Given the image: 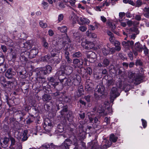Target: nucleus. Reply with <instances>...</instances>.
Wrapping results in <instances>:
<instances>
[{
  "label": "nucleus",
  "mask_w": 149,
  "mask_h": 149,
  "mask_svg": "<svg viewBox=\"0 0 149 149\" xmlns=\"http://www.w3.org/2000/svg\"><path fill=\"white\" fill-rule=\"evenodd\" d=\"M102 52L104 55L105 56L110 53L109 50L107 49L106 48H104L102 49Z\"/></svg>",
  "instance_id": "nucleus-34"
},
{
  "label": "nucleus",
  "mask_w": 149,
  "mask_h": 149,
  "mask_svg": "<svg viewBox=\"0 0 149 149\" xmlns=\"http://www.w3.org/2000/svg\"><path fill=\"white\" fill-rule=\"evenodd\" d=\"M128 55L131 60H132L133 59V54L132 52H130L128 53Z\"/></svg>",
  "instance_id": "nucleus-57"
},
{
  "label": "nucleus",
  "mask_w": 149,
  "mask_h": 149,
  "mask_svg": "<svg viewBox=\"0 0 149 149\" xmlns=\"http://www.w3.org/2000/svg\"><path fill=\"white\" fill-rule=\"evenodd\" d=\"M1 48L4 53H6L7 51V49L6 47L4 45H1Z\"/></svg>",
  "instance_id": "nucleus-51"
},
{
  "label": "nucleus",
  "mask_w": 149,
  "mask_h": 149,
  "mask_svg": "<svg viewBox=\"0 0 149 149\" xmlns=\"http://www.w3.org/2000/svg\"><path fill=\"white\" fill-rule=\"evenodd\" d=\"M64 18V15L62 14H60L58 17V22L61 21Z\"/></svg>",
  "instance_id": "nucleus-42"
},
{
  "label": "nucleus",
  "mask_w": 149,
  "mask_h": 149,
  "mask_svg": "<svg viewBox=\"0 0 149 149\" xmlns=\"http://www.w3.org/2000/svg\"><path fill=\"white\" fill-rule=\"evenodd\" d=\"M11 56L12 59L14 60L16 59L17 57V54L15 50H13L12 49H11Z\"/></svg>",
  "instance_id": "nucleus-28"
},
{
  "label": "nucleus",
  "mask_w": 149,
  "mask_h": 149,
  "mask_svg": "<svg viewBox=\"0 0 149 149\" xmlns=\"http://www.w3.org/2000/svg\"><path fill=\"white\" fill-rule=\"evenodd\" d=\"M63 95V93H60L59 92L57 91L56 92L53 93L52 95L55 97H57V98L59 99V98L61 97Z\"/></svg>",
  "instance_id": "nucleus-20"
},
{
  "label": "nucleus",
  "mask_w": 149,
  "mask_h": 149,
  "mask_svg": "<svg viewBox=\"0 0 149 149\" xmlns=\"http://www.w3.org/2000/svg\"><path fill=\"white\" fill-rule=\"evenodd\" d=\"M40 26L43 28H45L47 26V24L46 23H44L42 21H40L39 22Z\"/></svg>",
  "instance_id": "nucleus-35"
},
{
  "label": "nucleus",
  "mask_w": 149,
  "mask_h": 149,
  "mask_svg": "<svg viewBox=\"0 0 149 149\" xmlns=\"http://www.w3.org/2000/svg\"><path fill=\"white\" fill-rule=\"evenodd\" d=\"M87 27L84 26H81L79 27V30L81 31L84 32L85 31L87 30Z\"/></svg>",
  "instance_id": "nucleus-39"
},
{
  "label": "nucleus",
  "mask_w": 149,
  "mask_h": 149,
  "mask_svg": "<svg viewBox=\"0 0 149 149\" xmlns=\"http://www.w3.org/2000/svg\"><path fill=\"white\" fill-rule=\"evenodd\" d=\"M143 63L142 62L140 59L136 60L135 62V65L136 66H142Z\"/></svg>",
  "instance_id": "nucleus-38"
},
{
  "label": "nucleus",
  "mask_w": 149,
  "mask_h": 149,
  "mask_svg": "<svg viewBox=\"0 0 149 149\" xmlns=\"http://www.w3.org/2000/svg\"><path fill=\"white\" fill-rule=\"evenodd\" d=\"M78 91L79 94H78V96H80L83 94V92L84 91L83 86L81 85L79 86L78 88Z\"/></svg>",
  "instance_id": "nucleus-27"
},
{
  "label": "nucleus",
  "mask_w": 149,
  "mask_h": 149,
  "mask_svg": "<svg viewBox=\"0 0 149 149\" xmlns=\"http://www.w3.org/2000/svg\"><path fill=\"white\" fill-rule=\"evenodd\" d=\"M42 149H50V146L48 144L45 143L42 146Z\"/></svg>",
  "instance_id": "nucleus-44"
},
{
  "label": "nucleus",
  "mask_w": 149,
  "mask_h": 149,
  "mask_svg": "<svg viewBox=\"0 0 149 149\" xmlns=\"http://www.w3.org/2000/svg\"><path fill=\"white\" fill-rule=\"evenodd\" d=\"M79 60L77 58L74 59L73 60V63L74 64H77V66L79 67H81L83 64V62H81V63H80Z\"/></svg>",
  "instance_id": "nucleus-15"
},
{
  "label": "nucleus",
  "mask_w": 149,
  "mask_h": 149,
  "mask_svg": "<svg viewBox=\"0 0 149 149\" xmlns=\"http://www.w3.org/2000/svg\"><path fill=\"white\" fill-rule=\"evenodd\" d=\"M58 29L61 32L66 33L67 32V28L66 26H64L61 27H58Z\"/></svg>",
  "instance_id": "nucleus-22"
},
{
  "label": "nucleus",
  "mask_w": 149,
  "mask_h": 149,
  "mask_svg": "<svg viewBox=\"0 0 149 149\" xmlns=\"http://www.w3.org/2000/svg\"><path fill=\"white\" fill-rule=\"evenodd\" d=\"M42 4L43 5V7L44 9H47L48 6V3L44 1H43L42 2Z\"/></svg>",
  "instance_id": "nucleus-50"
},
{
  "label": "nucleus",
  "mask_w": 149,
  "mask_h": 149,
  "mask_svg": "<svg viewBox=\"0 0 149 149\" xmlns=\"http://www.w3.org/2000/svg\"><path fill=\"white\" fill-rule=\"evenodd\" d=\"M88 41L85 40V41L83 42H81L82 46L84 48L86 49V46Z\"/></svg>",
  "instance_id": "nucleus-53"
},
{
  "label": "nucleus",
  "mask_w": 149,
  "mask_h": 149,
  "mask_svg": "<svg viewBox=\"0 0 149 149\" xmlns=\"http://www.w3.org/2000/svg\"><path fill=\"white\" fill-rule=\"evenodd\" d=\"M87 72L88 74L91 75L92 74V70L90 68L88 67L87 68Z\"/></svg>",
  "instance_id": "nucleus-58"
},
{
  "label": "nucleus",
  "mask_w": 149,
  "mask_h": 149,
  "mask_svg": "<svg viewBox=\"0 0 149 149\" xmlns=\"http://www.w3.org/2000/svg\"><path fill=\"white\" fill-rule=\"evenodd\" d=\"M48 81H49V83L52 85L54 88L56 89L57 88H59V86H57L59 84L58 82H55V80L53 77H49L48 78Z\"/></svg>",
  "instance_id": "nucleus-8"
},
{
  "label": "nucleus",
  "mask_w": 149,
  "mask_h": 149,
  "mask_svg": "<svg viewBox=\"0 0 149 149\" xmlns=\"http://www.w3.org/2000/svg\"><path fill=\"white\" fill-rule=\"evenodd\" d=\"M125 15V13L124 12H120L119 13V16L121 19H122Z\"/></svg>",
  "instance_id": "nucleus-63"
},
{
  "label": "nucleus",
  "mask_w": 149,
  "mask_h": 149,
  "mask_svg": "<svg viewBox=\"0 0 149 149\" xmlns=\"http://www.w3.org/2000/svg\"><path fill=\"white\" fill-rule=\"evenodd\" d=\"M110 53L111 54H113L115 52L116 49L115 48L112 47L111 48L109 49Z\"/></svg>",
  "instance_id": "nucleus-59"
},
{
  "label": "nucleus",
  "mask_w": 149,
  "mask_h": 149,
  "mask_svg": "<svg viewBox=\"0 0 149 149\" xmlns=\"http://www.w3.org/2000/svg\"><path fill=\"white\" fill-rule=\"evenodd\" d=\"M66 36L65 37V38H63V39L64 40L63 41V42L64 43L67 42V43L68 42H70V40L69 38L67 36V35H65Z\"/></svg>",
  "instance_id": "nucleus-40"
},
{
  "label": "nucleus",
  "mask_w": 149,
  "mask_h": 149,
  "mask_svg": "<svg viewBox=\"0 0 149 149\" xmlns=\"http://www.w3.org/2000/svg\"><path fill=\"white\" fill-rule=\"evenodd\" d=\"M87 57L88 58L94 59L96 58V54L94 52H90L87 54Z\"/></svg>",
  "instance_id": "nucleus-12"
},
{
  "label": "nucleus",
  "mask_w": 149,
  "mask_h": 149,
  "mask_svg": "<svg viewBox=\"0 0 149 149\" xmlns=\"http://www.w3.org/2000/svg\"><path fill=\"white\" fill-rule=\"evenodd\" d=\"M101 20L103 22H105L107 21L106 18L103 16H101L100 17Z\"/></svg>",
  "instance_id": "nucleus-62"
},
{
  "label": "nucleus",
  "mask_w": 149,
  "mask_h": 149,
  "mask_svg": "<svg viewBox=\"0 0 149 149\" xmlns=\"http://www.w3.org/2000/svg\"><path fill=\"white\" fill-rule=\"evenodd\" d=\"M28 131L27 130H24L23 134V137L22 139L23 141H25L27 140L28 138V135L27 134Z\"/></svg>",
  "instance_id": "nucleus-21"
},
{
  "label": "nucleus",
  "mask_w": 149,
  "mask_h": 149,
  "mask_svg": "<svg viewBox=\"0 0 149 149\" xmlns=\"http://www.w3.org/2000/svg\"><path fill=\"white\" fill-rule=\"evenodd\" d=\"M58 6H59V7H58L57 6V7L59 9L64 8L65 7L64 4L63 2L60 3Z\"/></svg>",
  "instance_id": "nucleus-43"
},
{
  "label": "nucleus",
  "mask_w": 149,
  "mask_h": 149,
  "mask_svg": "<svg viewBox=\"0 0 149 149\" xmlns=\"http://www.w3.org/2000/svg\"><path fill=\"white\" fill-rule=\"evenodd\" d=\"M33 118L31 117V118H28L26 121V123L27 124H30L33 121Z\"/></svg>",
  "instance_id": "nucleus-49"
},
{
  "label": "nucleus",
  "mask_w": 149,
  "mask_h": 149,
  "mask_svg": "<svg viewBox=\"0 0 149 149\" xmlns=\"http://www.w3.org/2000/svg\"><path fill=\"white\" fill-rule=\"evenodd\" d=\"M141 121H142V125L144 128H145L147 126V122L145 120L142 119Z\"/></svg>",
  "instance_id": "nucleus-52"
},
{
  "label": "nucleus",
  "mask_w": 149,
  "mask_h": 149,
  "mask_svg": "<svg viewBox=\"0 0 149 149\" xmlns=\"http://www.w3.org/2000/svg\"><path fill=\"white\" fill-rule=\"evenodd\" d=\"M113 45L115 46V48L116 50L117 51H119L120 50L121 48L120 47V43L118 41H115Z\"/></svg>",
  "instance_id": "nucleus-14"
},
{
  "label": "nucleus",
  "mask_w": 149,
  "mask_h": 149,
  "mask_svg": "<svg viewBox=\"0 0 149 149\" xmlns=\"http://www.w3.org/2000/svg\"><path fill=\"white\" fill-rule=\"evenodd\" d=\"M61 77L59 76L58 77V79L60 82L61 85L59 86V88H57L56 89L58 90H61L63 88V86H71L72 84L74 85H77L79 83V81L77 79L72 77H70L68 78L66 77H64L61 79Z\"/></svg>",
  "instance_id": "nucleus-1"
},
{
  "label": "nucleus",
  "mask_w": 149,
  "mask_h": 149,
  "mask_svg": "<svg viewBox=\"0 0 149 149\" xmlns=\"http://www.w3.org/2000/svg\"><path fill=\"white\" fill-rule=\"evenodd\" d=\"M4 61V56L0 52V65L3 63Z\"/></svg>",
  "instance_id": "nucleus-32"
},
{
  "label": "nucleus",
  "mask_w": 149,
  "mask_h": 149,
  "mask_svg": "<svg viewBox=\"0 0 149 149\" xmlns=\"http://www.w3.org/2000/svg\"><path fill=\"white\" fill-rule=\"evenodd\" d=\"M38 49L37 48L34 47L32 49L30 52L25 51L24 52H22L21 54V58L24 61L27 60V58L29 57L32 58L35 57L38 53Z\"/></svg>",
  "instance_id": "nucleus-2"
},
{
  "label": "nucleus",
  "mask_w": 149,
  "mask_h": 149,
  "mask_svg": "<svg viewBox=\"0 0 149 149\" xmlns=\"http://www.w3.org/2000/svg\"><path fill=\"white\" fill-rule=\"evenodd\" d=\"M42 45L45 48L48 49L49 46L48 43L44 40H43Z\"/></svg>",
  "instance_id": "nucleus-47"
},
{
  "label": "nucleus",
  "mask_w": 149,
  "mask_h": 149,
  "mask_svg": "<svg viewBox=\"0 0 149 149\" xmlns=\"http://www.w3.org/2000/svg\"><path fill=\"white\" fill-rule=\"evenodd\" d=\"M130 31L132 32V33H134L136 34H139V32L138 29L135 27H133L131 28L130 29Z\"/></svg>",
  "instance_id": "nucleus-19"
},
{
  "label": "nucleus",
  "mask_w": 149,
  "mask_h": 149,
  "mask_svg": "<svg viewBox=\"0 0 149 149\" xmlns=\"http://www.w3.org/2000/svg\"><path fill=\"white\" fill-rule=\"evenodd\" d=\"M109 40L110 42L112 43L113 44H114V42L116 40H115V38L113 37V36L110 37Z\"/></svg>",
  "instance_id": "nucleus-56"
},
{
  "label": "nucleus",
  "mask_w": 149,
  "mask_h": 149,
  "mask_svg": "<svg viewBox=\"0 0 149 149\" xmlns=\"http://www.w3.org/2000/svg\"><path fill=\"white\" fill-rule=\"evenodd\" d=\"M143 11L146 13H149V8L146 7L143 9Z\"/></svg>",
  "instance_id": "nucleus-64"
},
{
  "label": "nucleus",
  "mask_w": 149,
  "mask_h": 149,
  "mask_svg": "<svg viewBox=\"0 0 149 149\" xmlns=\"http://www.w3.org/2000/svg\"><path fill=\"white\" fill-rule=\"evenodd\" d=\"M85 89L87 91H91L93 88V85L90 83H86L85 85Z\"/></svg>",
  "instance_id": "nucleus-13"
},
{
  "label": "nucleus",
  "mask_w": 149,
  "mask_h": 149,
  "mask_svg": "<svg viewBox=\"0 0 149 149\" xmlns=\"http://www.w3.org/2000/svg\"><path fill=\"white\" fill-rule=\"evenodd\" d=\"M134 48L136 51L141 52L142 51L143 47L141 44L137 42L135 44Z\"/></svg>",
  "instance_id": "nucleus-11"
},
{
  "label": "nucleus",
  "mask_w": 149,
  "mask_h": 149,
  "mask_svg": "<svg viewBox=\"0 0 149 149\" xmlns=\"http://www.w3.org/2000/svg\"><path fill=\"white\" fill-rule=\"evenodd\" d=\"M10 139L11 141V144L9 147H13V146L15 145L16 141L15 139L13 137H11L10 138Z\"/></svg>",
  "instance_id": "nucleus-33"
},
{
  "label": "nucleus",
  "mask_w": 149,
  "mask_h": 149,
  "mask_svg": "<svg viewBox=\"0 0 149 149\" xmlns=\"http://www.w3.org/2000/svg\"><path fill=\"white\" fill-rule=\"evenodd\" d=\"M88 28L89 30L93 31L95 30V27L92 25H90L88 26Z\"/></svg>",
  "instance_id": "nucleus-61"
},
{
  "label": "nucleus",
  "mask_w": 149,
  "mask_h": 149,
  "mask_svg": "<svg viewBox=\"0 0 149 149\" xmlns=\"http://www.w3.org/2000/svg\"><path fill=\"white\" fill-rule=\"evenodd\" d=\"M110 61L107 58H105L103 60V64L104 65V67H107L109 65Z\"/></svg>",
  "instance_id": "nucleus-29"
},
{
  "label": "nucleus",
  "mask_w": 149,
  "mask_h": 149,
  "mask_svg": "<svg viewBox=\"0 0 149 149\" xmlns=\"http://www.w3.org/2000/svg\"><path fill=\"white\" fill-rule=\"evenodd\" d=\"M80 19L81 22H82L84 24H88L90 23L89 20L87 18H85L83 17H81Z\"/></svg>",
  "instance_id": "nucleus-26"
},
{
  "label": "nucleus",
  "mask_w": 149,
  "mask_h": 149,
  "mask_svg": "<svg viewBox=\"0 0 149 149\" xmlns=\"http://www.w3.org/2000/svg\"><path fill=\"white\" fill-rule=\"evenodd\" d=\"M64 99L65 102H69L70 101V99L67 96H65L63 94V95L61 97L59 98V100H57L56 102V106L58 110H59L60 107H62L63 106V105L62 103V101Z\"/></svg>",
  "instance_id": "nucleus-4"
},
{
  "label": "nucleus",
  "mask_w": 149,
  "mask_h": 149,
  "mask_svg": "<svg viewBox=\"0 0 149 149\" xmlns=\"http://www.w3.org/2000/svg\"><path fill=\"white\" fill-rule=\"evenodd\" d=\"M91 96L90 95L85 96L84 97V99L85 100L88 102H89L91 101Z\"/></svg>",
  "instance_id": "nucleus-48"
},
{
  "label": "nucleus",
  "mask_w": 149,
  "mask_h": 149,
  "mask_svg": "<svg viewBox=\"0 0 149 149\" xmlns=\"http://www.w3.org/2000/svg\"><path fill=\"white\" fill-rule=\"evenodd\" d=\"M52 99L50 95L48 94H45L42 96V99L44 101H48Z\"/></svg>",
  "instance_id": "nucleus-17"
},
{
  "label": "nucleus",
  "mask_w": 149,
  "mask_h": 149,
  "mask_svg": "<svg viewBox=\"0 0 149 149\" xmlns=\"http://www.w3.org/2000/svg\"><path fill=\"white\" fill-rule=\"evenodd\" d=\"M137 35L134 33H132V35L129 36V37L130 39L134 40L136 38Z\"/></svg>",
  "instance_id": "nucleus-55"
},
{
  "label": "nucleus",
  "mask_w": 149,
  "mask_h": 149,
  "mask_svg": "<svg viewBox=\"0 0 149 149\" xmlns=\"http://www.w3.org/2000/svg\"><path fill=\"white\" fill-rule=\"evenodd\" d=\"M114 83V81L113 79L108 80L107 82V86H110L113 85Z\"/></svg>",
  "instance_id": "nucleus-37"
},
{
  "label": "nucleus",
  "mask_w": 149,
  "mask_h": 149,
  "mask_svg": "<svg viewBox=\"0 0 149 149\" xmlns=\"http://www.w3.org/2000/svg\"><path fill=\"white\" fill-rule=\"evenodd\" d=\"M6 44L8 46L10 47H15V43L11 39L8 40L6 42Z\"/></svg>",
  "instance_id": "nucleus-24"
},
{
  "label": "nucleus",
  "mask_w": 149,
  "mask_h": 149,
  "mask_svg": "<svg viewBox=\"0 0 149 149\" xmlns=\"http://www.w3.org/2000/svg\"><path fill=\"white\" fill-rule=\"evenodd\" d=\"M110 93L111 100L116 98L120 95V93L118 91L117 88L114 87L111 88Z\"/></svg>",
  "instance_id": "nucleus-6"
},
{
  "label": "nucleus",
  "mask_w": 149,
  "mask_h": 149,
  "mask_svg": "<svg viewBox=\"0 0 149 149\" xmlns=\"http://www.w3.org/2000/svg\"><path fill=\"white\" fill-rule=\"evenodd\" d=\"M81 56L82 54L79 52H75L72 54V57L73 58H79Z\"/></svg>",
  "instance_id": "nucleus-30"
},
{
  "label": "nucleus",
  "mask_w": 149,
  "mask_h": 149,
  "mask_svg": "<svg viewBox=\"0 0 149 149\" xmlns=\"http://www.w3.org/2000/svg\"><path fill=\"white\" fill-rule=\"evenodd\" d=\"M76 0H69V3L73 7L75 6Z\"/></svg>",
  "instance_id": "nucleus-45"
},
{
  "label": "nucleus",
  "mask_w": 149,
  "mask_h": 149,
  "mask_svg": "<svg viewBox=\"0 0 149 149\" xmlns=\"http://www.w3.org/2000/svg\"><path fill=\"white\" fill-rule=\"evenodd\" d=\"M6 65H3L2 64L0 65V72L2 73L5 72L6 69Z\"/></svg>",
  "instance_id": "nucleus-31"
},
{
  "label": "nucleus",
  "mask_w": 149,
  "mask_h": 149,
  "mask_svg": "<svg viewBox=\"0 0 149 149\" xmlns=\"http://www.w3.org/2000/svg\"><path fill=\"white\" fill-rule=\"evenodd\" d=\"M52 68L50 65H47L45 67L42 68L40 69V71L38 73V76L47 74L49 73L51 71Z\"/></svg>",
  "instance_id": "nucleus-5"
},
{
  "label": "nucleus",
  "mask_w": 149,
  "mask_h": 149,
  "mask_svg": "<svg viewBox=\"0 0 149 149\" xmlns=\"http://www.w3.org/2000/svg\"><path fill=\"white\" fill-rule=\"evenodd\" d=\"M38 81H39V83H42L45 81V79L42 76H39L37 78Z\"/></svg>",
  "instance_id": "nucleus-46"
},
{
  "label": "nucleus",
  "mask_w": 149,
  "mask_h": 149,
  "mask_svg": "<svg viewBox=\"0 0 149 149\" xmlns=\"http://www.w3.org/2000/svg\"><path fill=\"white\" fill-rule=\"evenodd\" d=\"M104 87L102 86H98L97 91L98 93V95H103L104 93Z\"/></svg>",
  "instance_id": "nucleus-9"
},
{
  "label": "nucleus",
  "mask_w": 149,
  "mask_h": 149,
  "mask_svg": "<svg viewBox=\"0 0 149 149\" xmlns=\"http://www.w3.org/2000/svg\"><path fill=\"white\" fill-rule=\"evenodd\" d=\"M32 43V40L28 41L26 42L23 44L24 46L22 47L26 48L27 49H30L31 47V45Z\"/></svg>",
  "instance_id": "nucleus-10"
},
{
  "label": "nucleus",
  "mask_w": 149,
  "mask_h": 149,
  "mask_svg": "<svg viewBox=\"0 0 149 149\" xmlns=\"http://www.w3.org/2000/svg\"><path fill=\"white\" fill-rule=\"evenodd\" d=\"M9 141V139L7 137L1 139L0 140V142L2 147L4 148H6L8 146V143Z\"/></svg>",
  "instance_id": "nucleus-7"
},
{
  "label": "nucleus",
  "mask_w": 149,
  "mask_h": 149,
  "mask_svg": "<svg viewBox=\"0 0 149 149\" xmlns=\"http://www.w3.org/2000/svg\"><path fill=\"white\" fill-rule=\"evenodd\" d=\"M118 87L120 89L124 90L125 88V85H123L122 82H120L118 86Z\"/></svg>",
  "instance_id": "nucleus-41"
},
{
  "label": "nucleus",
  "mask_w": 149,
  "mask_h": 149,
  "mask_svg": "<svg viewBox=\"0 0 149 149\" xmlns=\"http://www.w3.org/2000/svg\"><path fill=\"white\" fill-rule=\"evenodd\" d=\"M12 75V69L10 68L6 71V76L7 77L10 78L11 77Z\"/></svg>",
  "instance_id": "nucleus-23"
},
{
  "label": "nucleus",
  "mask_w": 149,
  "mask_h": 149,
  "mask_svg": "<svg viewBox=\"0 0 149 149\" xmlns=\"http://www.w3.org/2000/svg\"><path fill=\"white\" fill-rule=\"evenodd\" d=\"M72 68L70 65H66V63H62L60 67V70L57 74L60 76H63L62 74H66L69 75L72 72Z\"/></svg>",
  "instance_id": "nucleus-3"
},
{
  "label": "nucleus",
  "mask_w": 149,
  "mask_h": 149,
  "mask_svg": "<svg viewBox=\"0 0 149 149\" xmlns=\"http://www.w3.org/2000/svg\"><path fill=\"white\" fill-rule=\"evenodd\" d=\"M135 19L138 21H140L141 19V16L139 15H136L135 17Z\"/></svg>",
  "instance_id": "nucleus-60"
},
{
  "label": "nucleus",
  "mask_w": 149,
  "mask_h": 149,
  "mask_svg": "<svg viewBox=\"0 0 149 149\" xmlns=\"http://www.w3.org/2000/svg\"><path fill=\"white\" fill-rule=\"evenodd\" d=\"M95 46L93 42L88 41L86 46V49H90L93 48Z\"/></svg>",
  "instance_id": "nucleus-16"
},
{
  "label": "nucleus",
  "mask_w": 149,
  "mask_h": 149,
  "mask_svg": "<svg viewBox=\"0 0 149 149\" xmlns=\"http://www.w3.org/2000/svg\"><path fill=\"white\" fill-rule=\"evenodd\" d=\"M118 137L115 136L113 134H111L110 136V140L113 143L116 142L117 140Z\"/></svg>",
  "instance_id": "nucleus-18"
},
{
  "label": "nucleus",
  "mask_w": 149,
  "mask_h": 149,
  "mask_svg": "<svg viewBox=\"0 0 149 149\" xmlns=\"http://www.w3.org/2000/svg\"><path fill=\"white\" fill-rule=\"evenodd\" d=\"M107 24L111 28L112 30H114L116 28L115 24L110 22H107Z\"/></svg>",
  "instance_id": "nucleus-25"
},
{
  "label": "nucleus",
  "mask_w": 149,
  "mask_h": 149,
  "mask_svg": "<svg viewBox=\"0 0 149 149\" xmlns=\"http://www.w3.org/2000/svg\"><path fill=\"white\" fill-rule=\"evenodd\" d=\"M142 4V2L140 0H138L136 1L135 6L137 7H139L140 6H141Z\"/></svg>",
  "instance_id": "nucleus-54"
},
{
  "label": "nucleus",
  "mask_w": 149,
  "mask_h": 149,
  "mask_svg": "<svg viewBox=\"0 0 149 149\" xmlns=\"http://www.w3.org/2000/svg\"><path fill=\"white\" fill-rule=\"evenodd\" d=\"M122 45L125 47L126 48H128L129 45L128 43V41H123L122 42Z\"/></svg>",
  "instance_id": "nucleus-36"
}]
</instances>
